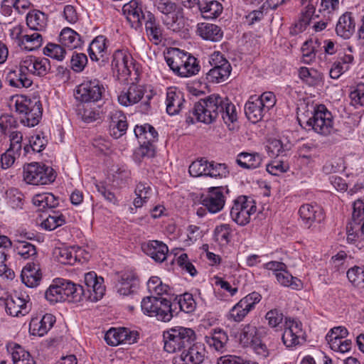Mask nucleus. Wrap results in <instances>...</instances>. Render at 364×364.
<instances>
[{
  "instance_id": "1",
  "label": "nucleus",
  "mask_w": 364,
  "mask_h": 364,
  "mask_svg": "<svg viewBox=\"0 0 364 364\" xmlns=\"http://www.w3.org/2000/svg\"><path fill=\"white\" fill-rule=\"evenodd\" d=\"M50 70V60L44 57L27 55L20 58L16 69L7 68L6 79L9 85L28 88L33 85L32 76L43 77Z\"/></svg>"
},
{
  "instance_id": "2",
  "label": "nucleus",
  "mask_w": 364,
  "mask_h": 364,
  "mask_svg": "<svg viewBox=\"0 0 364 364\" xmlns=\"http://www.w3.org/2000/svg\"><path fill=\"white\" fill-rule=\"evenodd\" d=\"M59 280L63 301L80 302L83 297H87L91 301H97L102 298L105 291V287L103 285L104 279L97 277L95 272H90L85 274V284L89 294L88 296H86L82 286L77 285L70 281Z\"/></svg>"
},
{
  "instance_id": "3",
  "label": "nucleus",
  "mask_w": 364,
  "mask_h": 364,
  "mask_svg": "<svg viewBox=\"0 0 364 364\" xmlns=\"http://www.w3.org/2000/svg\"><path fill=\"white\" fill-rule=\"evenodd\" d=\"M127 22L135 30L141 28L143 20L147 36L157 43L162 39V28L156 22L154 15L151 12L144 14L142 11L141 0H132L122 8Z\"/></svg>"
},
{
  "instance_id": "4",
  "label": "nucleus",
  "mask_w": 364,
  "mask_h": 364,
  "mask_svg": "<svg viewBox=\"0 0 364 364\" xmlns=\"http://www.w3.org/2000/svg\"><path fill=\"white\" fill-rule=\"evenodd\" d=\"M16 112L20 115L21 122L26 127L37 125L42 117V105L38 97L24 95L16 96L14 99Z\"/></svg>"
},
{
  "instance_id": "5",
  "label": "nucleus",
  "mask_w": 364,
  "mask_h": 364,
  "mask_svg": "<svg viewBox=\"0 0 364 364\" xmlns=\"http://www.w3.org/2000/svg\"><path fill=\"white\" fill-rule=\"evenodd\" d=\"M276 102V96L272 92H264L259 97L251 96L245 105V114L249 121L255 124L265 117Z\"/></svg>"
},
{
  "instance_id": "6",
  "label": "nucleus",
  "mask_w": 364,
  "mask_h": 364,
  "mask_svg": "<svg viewBox=\"0 0 364 364\" xmlns=\"http://www.w3.org/2000/svg\"><path fill=\"white\" fill-rule=\"evenodd\" d=\"M141 308L145 315L156 317L159 321L167 322L173 318L172 304L164 297L146 296L142 299Z\"/></svg>"
},
{
  "instance_id": "7",
  "label": "nucleus",
  "mask_w": 364,
  "mask_h": 364,
  "mask_svg": "<svg viewBox=\"0 0 364 364\" xmlns=\"http://www.w3.org/2000/svg\"><path fill=\"white\" fill-rule=\"evenodd\" d=\"M196 333L189 328L176 327L164 333V350L170 353L179 351L191 345Z\"/></svg>"
},
{
  "instance_id": "8",
  "label": "nucleus",
  "mask_w": 364,
  "mask_h": 364,
  "mask_svg": "<svg viewBox=\"0 0 364 364\" xmlns=\"http://www.w3.org/2000/svg\"><path fill=\"white\" fill-rule=\"evenodd\" d=\"M222 102V97L218 95H211L194 105L193 114L197 121L210 124L218 117Z\"/></svg>"
},
{
  "instance_id": "9",
  "label": "nucleus",
  "mask_w": 364,
  "mask_h": 364,
  "mask_svg": "<svg viewBox=\"0 0 364 364\" xmlns=\"http://www.w3.org/2000/svg\"><path fill=\"white\" fill-rule=\"evenodd\" d=\"M55 171L50 166L39 163H31L23 168L24 181L32 185H46L53 183Z\"/></svg>"
},
{
  "instance_id": "10",
  "label": "nucleus",
  "mask_w": 364,
  "mask_h": 364,
  "mask_svg": "<svg viewBox=\"0 0 364 364\" xmlns=\"http://www.w3.org/2000/svg\"><path fill=\"white\" fill-rule=\"evenodd\" d=\"M346 229L348 242L364 240V200L358 199L353 202L351 220Z\"/></svg>"
},
{
  "instance_id": "11",
  "label": "nucleus",
  "mask_w": 364,
  "mask_h": 364,
  "mask_svg": "<svg viewBox=\"0 0 364 364\" xmlns=\"http://www.w3.org/2000/svg\"><path fill=\"white\" fill-rule=\"evenodd\" d=\"M105 91V85L99 80H88L75 87L74 96L75 100L80 102H95L102 98Z\"/></svg>"
},
{
  "instance_id": "12",
  "label": "nucleus",
  "mask_w": 364,
  "mask_h": 364,
  "mask_svg": "<svg viewBox=\"0 0 364 364\" xmlns=\"http://www.w3.org/2000/svg\"><path fill=\"white\" fill-rule=\"evenodd\" d=\"M212 67L206 74L210 82L220 83L225 81L230 76L232 67L229 61L219 51L213 52L208 59Z\"/></svg>"
},
{
  "instance_id": "13",
  "label": "nucleus",
  "mask_w": 364,
  "mask_h": 364,
  "mask_svg": "<svg viewBox=\"0 0 364 364\" xmlns=\"http://www.w3.org/2000/svg\"><path fill=\"white\" fill-rule=\"evenodd\" d=\"M257 211L256 203L246 196H240L233 201L230 216L237 225L244 226L250 222Z\"/></svg>"
},
{
  "instance_id": "14",
  "label": "nucleus",
  "mask_w": 364,
  "mask_h": 364,
  "mask_svg": "<svg viewBox=\"0 0 364 364\" xmlns=\"http://www.w3.org/2000/svg\"><path fill=\"white\" fill-rule=\"evenodd\" d=\"M306 129L314 130L321 135H328L333 130V119L330 112L326 107L320 105L314 110L312 116L306 121Z\"/></svg>"
},
{
  "instance_id": "15",
  "label": "nucleus",
  "mask_w": 364,
  "mask_h": 364,
  "mask_svg": "<svg viewBox=\"0 0 364 364\" xmlns=\"http://www.w3.org/2000/svg\"><path fill=\"white\" fill-rule=\"evenodd\" d=\"M261 299V294L257 291L248 294L230 309L226 315L227 319L237 323L242 321Z\"/></svg>"
},
{
  "instance_id": "16",
  "label": "nucleus",
  "mask_w": 364,
  "mask_h": 364,
  "mask_svg": "<svg viewBox=\"0 0 364 364\" xmlns=\"http://www.w3.org/2000/svg\"><path fill=\"white\" fill-rule=\"evenodd\" d=\"M282 339L287 348L296 346L301 341H305V331L301 322L296 318L286 317Z\"/></svg>"
},
{
  "instance_id": "17",
  "label": "nucleus",
  "mask_w": 364,
  "mask_h": 364,
  "mask_svg": "<svg viewBox=\"0 0 364 364\" xmlns=\"http://www.w3.org/2000/svg\"><path fill=\"white\" fill-rule=\"evenodd\" d=\"M348 335V331L346 327L336 326L328 332L326 340L332 350L345 353L351 350L353 345L351 340L346 339Z\"/></svg>"
},
{
  "instance_id": "18",
  "label": "nucleus",
  "mask_w": 364,
  "mask_h": 364,
  "mask_svg": "<svg viewBox=\"0 0 364 364\" xmlns=\"http://www.w3.org/2000/svg\"><path fill=\"white\" fill-rule=\"evenodd\" d=\"M229 190L226 187H211L205 195L201 196V204L210 213H217L224 207Z\"/></svg>"
},
{
  "instance_id": "19",
  "label": "nucleus",
  "mask_w": 364,
  "mask_h": 364,
  "mask_svg": "<svg viewBox=\"0 0 364 364\" xmlns=\"http://www.w3.org/2000/svg\"><path fill=\"white\" fill-rule=\"evenodd\" d=\"M163 14L161 19L168 28L177 31L183 28L186 24L183 9L176 3L164 6L159 11Z\"/></svg>"
},
{
  "instance_id": "20",
  "label": "nucleus",
  "mask_w": 364,
  "mask_h": 364,
  "mask_svg": "<svg viewBox=\"0 0 364 364\" xmlns=\"http://www.w3.org/2000/svg\"><path fill=\"white\" fill-rule=\"evenodd\" d=\"M6 311L12 316H24L30 309V297L26 292H16L7 296L4 304Z\"/></svg>"
},
{
  "instance_id": "21",
  "label": "nucleus",
  "mask_w": 364,
  "mask_h": 364,
  "mask_svg": "<svg viewBox=\"0 0 364 364\" xmlns=\"http://www.w3.org/2000/svg\"><path fill=\"white\" fill-rule=\"evenodd\" d=\"M206 356L205 345L197 342L188 346L178 357L174 358L173 364H200Z\"/></svg>"
},
{
  "instance_id": "22",
  "label": "nucleus",
  "mask_w": 364,
  "mask_h": 364,
  "mask_svg": "<svg viewBox=\"0 0 364 364\" xmlns=\"http://www.w3.org/2000/svg\"><path fill=\"white\" fill-rule=\"evenodd\" d=\"M139 338L136 331L126 328H110L105 336V340L109 346H116L122 343L132 344L136 343Z\"/></svg>"
},
{
  "instance_id": "23",
  "label": "nucleus",
  "mask_w": 364,
  "mask_h": 364,
  "mask_svg": "<svg viewBox=\"0 0 364 364\" xmlns=\"http://www.w3.org/2000/svg\"><path fill=\"white\" fill-rule=\"evenodd\" d=\"M132 65L131 55L124 50H117L112 55L111 62L112 70L118 77H127L131 74L130 68Z\"/></svg>"
},
{
  "instance_id": "24",
  "label": "nucleus",
  "mask_w": 364,
  "mask_h": 364,
  "mask_svg": "<svg viewBox=\"0 0 364 364\" xmlns=\"http://www.w3.org/2000/svg\"><path fill=\"white\" fill-rule=\"evenodd\" d=\"M299 216L304 225L311 228L315 223H320L324 219L322 208L316 203H305L300 206Z\"/></svg>"
},
{
  "instance_id": "25",
  "label": "nucleus",
  "mask_w": 364,
  "mask_h": 364,
  "mask_svg": "<svg viewBox=\"0 0 364 364\" xmlns=\"http://www.w3.org/2000/svg\"><path fill=\"white\" fill-rule=\"evenodd\" d=\"M146 92L144 85L131 84L127 89H124L118 95L119 103L124 107L132 106L142 100Z\"/></svg>"
},
{
  "instance_id": "26",
  "label": "nucleus",
  "mask_w": 364,
  "mask_h": 364,
  "mask_svg": "<svg viewBox=\"0 0 364 364\" xmlns=\"http://www.w3.org/2000/svg\"><path fill=\"white\" fill-rule=\"evenodd\" d=\"M357 15L346 11L339 18L336 26V33L344 39L350 38L355 31Z\"/></svg>"
},
{
  "instance_id": "27",
  "label": "nucleus",
  "mask_w": 364,
  "mask_h": 364,
  "mask_svg": "<svg viewBox=\"0 0 364 364\" xmlns=\"http://www.w3.org/2000/svg\"><path fill=\"white\" fill-rule=\"evenodd\" d=\"M55 322V317L50 314L33 317L29 323V332L33 336H43L50 330Z\"/></svg>"
},
{
  "instance_id": "28",
  "label": "nucleus",
  "mask_w": 364,
  "mask_h": 364,
  "mask_svg": "<svg viewBox=\"0 0 364 364\" xmlns=\"http://www.w3.org/2000/svg\"><path fill=\"white\" fill-rule=\"evenodd\" d=\"M196 34L203 40L210 42H218L223 37V31L219 26L208 22L198 23Z\"/></svg>"
},
{
  "instance_id": "29",
  "label": "nucleus",
  "mask_w": 364,
  "mask_h": 364,
  "mask_svg": "<svg viewBox=\"0 0 364 364\" xmlns=\"http://www.w3.org/2000/svg\"><path fill=\"white\" fill-rule=\"evenodd\" d=\"M142 251L155 262H162L166 260L168 248L167 245L159 240H149L141 245Z\"/></svg>"
},
{
  "instance_id": "30",
  "label": "nucleus",
  "mask_w": 364,
  "mask_h": 364,
  "mask_svg": "<svg viewBox=\"0 0 364 364\" xmlns=\"http://www.w3.org/2000/svg\"><path fill=\"white\" fill-rule=\"evenodd\" d=\"M88 254L80 247H62L55 250V257L58 262L63 264L73 265L77 262H81L82 257L86 259L82 255Z\"/></svg>"
},
{
  "instance_id": "31",
  "label": "nucleus",
  "mask_w": 364,
  "mask_h": 364,
  "mask_svg": "<svg viewBox=\"0 0 364 364\" xmlns=\"http://www.w3.org/2000/svg\"><path fill=\"white\" fill-rule=\"evenodd\" d=\"M222 103L220 106L219 114L228 128L230 131H235L238 128L237 112L235 105L228 98L222 97Z\"/></svg>"
},
{
  "instance_id": "32",
  "label": "nucleus",
  "mask_w": 364,
  "mask_h": 364,
  "mask_svg": "<svg viewBox=\"0 0 364 364\" xmlns=\"http://www.w3.org/2000/svg\"><path fill=\"white\" fill-rule=\"evenodd\" d=\"M58 41L65 48L70 50L81 48L83 43L80 35L69 27L61 30Z\"/></svg>"
},
{
  "instance_id": "33",
  "label": "nucleus",
  "mask_w": 364,
  "mask_h": 364,
  "mask_svg": "<svg viewBox=\"0 0 364 364\" xmlns=\"http://www.w3.org/2000/svg\"><path fill=\"white\" fill-rule=\"evenodd\" d=\"M42 274L39 265L35 263H28L21 271V281L28 287H37L41 279Z\"/></svg>"
},
{
  "instance_id": "34",
  "label": "nucleus",
  "mask_w": 364,
  "mask_h": 364,
  "mask_svg": "<svg viewBox=\"0 0 364 364\" xmlns=\"http://www.w3.org/2000/svg\"><path fill=\"white\" fill-rule=\"evenodd\" d=\"M185 100L183 93L175 88H169L166 93V112L169 115L177 114L182 109Z\"/></svg>"
},
{
  "instance_id": "35",
  "label": "nucleus",
  "mask_w": 364,
  "mask_h": 364,
  "mask_svg": "<svg viewBox=\"0 0 364 364\" xmlns=\"http://www.w3.org/2000/svg\"><path fill=\"white\" fill-rule=\"evenodd\" d=\"M228 341V335L220 328L213 329L205 336V343L210 348L220 353L225 350Z\"/></svg>"
},
{
  "instance_id": "36",
  "label": "nucleus",
  "mask_w": 364,
  "mask_h": 364,
  "mask_svg": "<svg viewBox=\"0 0 364 364\" xmlns=\"http://www.w3.org/2000/svg\"><path fill=\"white\" fill-rule=\"evenodd\" d=\"M188 53L180 50L179 48H172L165 57L166 62L168 67L176 74L179 75L181 68L187 60Z\"/></svg>"
},
{
  "instance_id": "37",
  "label": "nucleus",
  "mask_w": 364,
  "mask_h": 364,
  "mask_svg": "<svg viewBox=\"0 0 364 364\" xmlns=\"http://www.w3.org/2000/svg\"><path fill=\"white\" fill-rule=\"evenodd\" d=\"M139 287L137 278L132 274L125 273L121 277L117 285V292L123 296H128L135 292Z\"/></svg>"
},
{
  "instance_id": "38",
  "label": "nucleus",
  "mask_w": 364,
  "mask_h": 364,
  "mask_svg": "<svg viewBox=\"0 0 364 364\" xmlns=\"http://www.w3.org/2000/svg\"><path fill=\"white\" fill-rule=\"evenodd\" d=\"M259 338L258 329L255 324L247 323L242 326L238 340L243 347L250 346Z\"/></svg>"
},
{
  "instance_id": "39",
  "label": "nucleus",
  "mask_w": 364,
  "mask_h": 364,
  "mask_svg": "<svg viewBox=\"0 0 364 364\" xmlns=\"http://www.w3.org/2000/svg\"><path fill=\"white\" fill-rule=\"evenodd\" d=\"M290 149L288 138H270L266 145V150L270 157L278 156Z\"/></svg>"
},
{
  "instance_id": "40",
  "label": "nucleus",
  "mask_w": 364,
  "mask_h": 364,
  "mask_svg": "<svg viewBox=\"0 0 364 364\" xmlns=\"http://www.w3.org/2000/svg\"><path fill=\"white\" fill-rule=\"evenodd\" d=\"M26 24L31 30L43 31L47 26V16L38 10L31 11L26 15Z\"/></svg>"
},
{
  "instance_id": "41",
  "label": "nucleus",
  "mask_w": 364,
  "mask_h": 364,
  "mask_svg": "<svg viewBox=\"0 0 364 364\" xmlns=\"http://www.w3.org/2000/svg\"><path fill=\"white\" fill-rule=\"evenodd\" d=\"M22 139L11 138L10 147L1 156V166L3 169H6L14 164L16 159L15 151L21 150Z\"/></svg>"
},
{
  "instance_id": "42",
  "label": "nucleus",
  "mask_w": 364,
  "mask_h": 364,
  "mask_svg": "<svg viewBox=\"0 0 364 364\" xmlns=\"http://www.w3.org/2000/svg\"><path fill=\"white\" fill-rule=\"evenodd\" d=\"M262 157L258 153L241 152L237 156V164L247 169H255L260 166Z\"/></svg>"
},
{
  "instance_id": "43",
  "label": "nucleus",
  "mask_w": 364,
  "mask_h": 364,
  "mask_svg": "<svg viewBox=\"0 0 364 364\" xmlns=\"http://www.w3.org/2000/svg\"><path fill=\"white\" fill-rule=\"evenodd\" d=\"M87 50L90 59L97 61L100 57L102 58L106 54L107 38L104 36L95 37L90 43Z\"/></svg>"
},
{
  "instance_id": "44",
  "label": "nucleus",
  "mask_w": 364,
  "mask_h": 364,
  "mask_svg": "<svg viewBox=\"0 0 364 364\" xmlns=\"http://www.w3.org/2000/svg\"><path fill=\"white\" fill-rule=\"evenodd\" d=\"M136 198L133 201L135 208H141L146 204L153 194L151 187L144 182H139L134 190Z\"/></svg>"
},
{
  "instance_id": "45",
  "label": "nucleus",
  "mask_w": 364,
  "mask_h": 364,
  "mask_svg": "<svg viewBox=\"0 0 364 364\" xmlns=\"http://www.w3.org/2000/svg\"><path fill=\"white\" fill-rule=\"evenodd\" d=\"M65 223V215L59 212L51 210L48 215L41 222L43 229L48 231L53 230Z\"/></svg>"
},
{
  "instance_id": "46",
  "label": "nucleus",
  "mask_w": 364,
  "mask_h": 364,
  "mask_svg": "<svg viewBox=\"0 0 364 364\" xmlns=\"http://www.w3.org/2000/svg\"><path fill=\"white\" fill-rule=\"evenodd\" d=\"M33 203L39 208L40 210L45 208H53L58 205V198L51 193H43L37 194L33 198Z\"/></svg>"
},
{
  "instance_id": "47",
  "label": "nucleus",
  "mask_w": 364,
  "mask_h": 364,
  "mask_svg": "<svg viewBox=\"0 0 364 364\" xmlns=\"http://www.w3.org/2000/svg\"><path fill=\"white\" fill-rule=\"evenodd\" d=\"M223 11V6L217 1H210L204 5L200 4L199 12L203 18L214 19L218 18Z\"/></svg>"
},
{
  "instance_id": "48",
  "label": "nucleus",
  "mask_w": 364,
  "mask_h": 364,
  "mask_svg": "<svg viewBox=\"0 0 364 364\" xmlns=\"http://www.w3.org/2000/svg\"><path fill=\"white\" fill-rule=\"evenodd\" d=\"M109 127L113 132V135L119 134L118 136L124 135L128 127L126 116L120 112L113 114L111 117Z\"/></svg>"
},
{
  "instance_id": "49",
  "label": "nucleus",
  "mask_w": 364,
  "mask_h": 364,
  "mask_svg": "<svg viewBox=\"0 0 364 364\" xmlns=\"http://www.w3.org/2000/svg\"><path fill=\"white\" fill-rule=\"evenodd\" d=\"M274 276L277 282L284 287H291L292 289H300L302 288L301 281L293 277L287 271V269H284L282 272L274 273Z\"/></svg>"
},
{
  "instance_id": "50",
  "label": "nucleus",
  "mask_w": 364,
  "mask_h": 364,
  "mask_svg": "<svg viewBox=\"0 0 364 364\" xmlns=\"http://www.w3.org/2000/svg\"><path fill=\"white\" fill-rule=\"evenodd\" d=\"M299 78L309 86L318 85L322 80L321 74L316 70L301 67L299 70Z\"/></svg>"
},
{
  "instance_id": "51",
  "label": "nucleus",
  "mask_w": 364,
  "mask_h": 364,
  "mask_svg": "<svg viewBox=\"0 0 364 364\" xmlns=\"http://www.w3.org/2000/svg\"><path fill=\"white\" fill-rule=\"evenodd\" d=\"M42 43L43 37L39 33H25L21 39V42L19 43V46L27 50L32 51L40 48Z\"/></svg>"
},
{
  "instance_id": "52",
  "label": "nucleus",
  "mask_w": 364,
  "mask_h": 364,
  "mask_svg": "<svg viewBox=\"0 0 364 364\" xmlns=\"http://www.w3.org/2000/svg\"><path fill=\"white\" fill-rule=\"evenodd\" d=\"M7 352L11 355L14 364H18V362H22L31 355L30 353L26 351L19 344L10 342L6 345Z\"/></svg>"
},
{
  "instance_id": "53",
  "label": "nucleus",
  "mask_w": 364,
  "mask_h": 364,
  "mask_svg": "<svg viewBox=\"0 0 364 364\" xmlns=\"http://www.w3.org/2000/svg\"><path fill=\"white\" fill-rule=\"evenodd\" d=\"M147 289L151 294L157 295V297H163L164 294H168L170 291L169 286L163 284L161 279L158 277H151L149 279Z\"/></svg>"
},
{
  "instance_id": "54",
  "label": "nucleus",
  "mask_w": 364,
  "mask_h": 364,
  "mask_svg": "<svg viewBox=\"0 0 364 364\" xmlns=\"http://www.w3.org/2000/svg\"><path fill=\"white\" fill-rule=\"evenodd\" d=\"M14 251L24 259H32L37 255L36 247L30 242H15Z\"/></svg>"
},
{
  "instance_id": "55",
  "label": "nucleus",
  "mask_w": 364,
  "mask_h": 364,
  "mask_svg": "<svg viewBox=\"0 0 364 364\" xmlns=\"http://www.w3.org/2000/svg\"><path fill=\"white\" fill-rule=\"evenodd\" d=\"M63 296L60 280L53 281V284L46 291L45 297L46 300L50 304H55L58 302H63Z\"/></svg>"
},
{
  "instance_id": "56",
  "label": "nucleus",
  "mask_w": 364,
  "mask_h": 364,
  "mask_svg": "<svg viewBox=\"0 0 364 364\" xmlns=\"http://www.w3.org/2000/svg\"><path fill=\"white\" fill-rule=\"evenodd\" d=\"M176 304L181 311L189 314L193 312L196 307V303L193 296L190 293H185L176 297Z\"/></svg>"
},
{
  "instance_id": "57",
  "label": "nucleus",
  "mask_w": 364,
  "mask_h": 364,
  "mask_svg": "<svg viewBox=\"0 0 364 364\" xmlns=\"http://www.w3.org/2000/svg\"><path fill=\"white\" fill-rule=\"evenodd\" d=\"M184 63L183 67L181 68L178 75L187 77L196 75L199 72L200 66L197 59L189 53L187 56V60H185Z\"/></svg>"
},
{
  "instance_id": "58",
  "label": "nucleus",
  "mask_w": 364,
  "mask_h": 364,
  "mask_svg": "<svg viewBox=\"0 0 364 364\" xmlns=\"http://www.w3.org/2000/svg\"><path fill=\"white\" fill-rule=\"evenodd\" d=\"M347 277L350 283L358 287H364V266H354L347 272Z\"/></svg>"
},
{
  "instance_id": "59",
  "label": "nucleus",
  "mask_w": 364,
  "mask_h": 364,
  "mask_svg": "<svg viewBox=\"0 0 364 364\" xmlns=\"http://www.w3.org/2000/svg\"><path fill=\"white\" fill-rule=\"evenodd\" d=\"M155 155V146L151 141L142 142L134 154V160L140 162L144 157H153Z\"/></svg>"
},
{
  "instance_id": "60",
  "label": "nucleus",
  "mask_w": 364,
  "mask_h": 364,
  "mask_svg": "<svg viewBox=\"0 0 364 364\" xmlns=\"http://www.w3.org/2000/svg\"><path fill=\"white\" fill-rule=\"evenodd\" d=\"M231 233L232 228L229 224H221L215 228L214 237L218 243L225 245L230 241Z\"/></svg>"
},
{
  "instance_id": "61",
  "label": "nucleus",
  "mask_w": 364,
  "mask_h": 364,
  "mask_svg": "<svg viewBox=\"0 0 364 364\" xmlns=\"http://www.w3.org/2000/svg\"><path fill=\"white\" fill-rule=\"evenodd\" d=\"M228 174L229 170L225 164L215 163L214 161L208 163L207 176L222 178L227 177Z\"/></svg>"
},
{
  "instance_id": "62",
  "label": "nucleus",
  "mask_w": 364,
  "mask_h": 364,
  "mask_svg": "<svg viewBox=\"0 0 364 364\" xmlns=\"http://www.w3.org/2000/svg\"><path fill=\"white\" fill-rule=\"evenodd\" d=\"M131 178V171L125 166L118 167L112 174V182L118 187L126 186Z\"/></svg>"
},
{
  "instance_id": "63",
  "label": "nucleus",
  "mask_w": 364,
  "mask_h": 364,
  "mask_svg": "<svg viewBox=\"0 0 364 364\" xmlns=\"http://www.w3.org/2000/svg\"><path fill=\"white\" fill-rule=\"evenodd\" d=\"M43 53L51 58L61 61L65 58L66 50L60 43H50L43 48Z\"/></svg>"
},
{
  "instance_id": "64",
  "label": "nucleus",
  "mask_w": 364,
  "mask_h": 364,
  "mask_svg": "<svg viewBox=\"0 0 364 364\" xmlns=\"http://www.w3.org/2000/svg\"><path fill=\"white\" fill-rule=\"evenodd\" d=\"M16 128V121L14 118L10 115H2L0 117V129L2 134L9 136H17Z\"/></svg>"
}]
</instances>
